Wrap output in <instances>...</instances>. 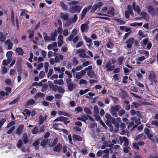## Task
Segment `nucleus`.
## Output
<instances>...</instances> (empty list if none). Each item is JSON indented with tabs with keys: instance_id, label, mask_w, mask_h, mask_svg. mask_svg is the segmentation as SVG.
<instances>
[{
	"instance_id": "f257e3e1",
	"label": "nucleus",
	"mask_w": 158,
	"mask_h": 158,
	"mask_svg": "<svg viewBox=\"0 0 158 158\" xmlns=\"http://www.w3.org/2000/svg\"><path fill=\"white\" fill-rule=\"evenodd\" d=\"M78 3V1H73L68 2L69 5L71 6L69 10V11L72 13L75 12L79 13L82 8L80 6L77 5Z\"/></svg>"
},
{
	"instance_id": "f03ea898",
	"label": "nucleus",
	"mask_w": 158,
	"mask_h": 158,
	"mask_svg": "<svg viewBox=\"0 0 158 158\" xmlns=\"http://www.w3.org/2000/svg\"><path fill=\"white\" fill-rule=\"evenodd\" d=\"M121 106L119 105H116L111 106L110 110V112L111 114L115 117L118 116L117 112L121 109Z\"/></svg>"
},
{
	"instance_id": "7ed1b4c3",
	"label": "nucleus",
	"mask_w": 158,
	"mask_h": 158,
	"mask_svg": "<svg viewBox=\"0 0 158 158\" xmlns=\"http://www.w3.org/2000/svg\"><path fill=\"white\" fill-rule=\"evenodd\" d=\"M156 75L154 72L153 71L150 72L148 79L152 82L156 83Z\"/></svg>"
},
{
	"instance_id": "20e7f679",
	"label": "nucleus",
	"mask_w": 158,
	"mask_h": 158,
	"mask_svg": "<svg viewBox=\"0 0 158 158\" xmlns=\"http://www.w3.org/2000/svg\"><path fill=\"white\" fill-rule=\"evenodd\" d=\"M134 42V39L133 38H130L126 40L125 43L127 44V47L128 48H131L132 44Z\"/></svg>"
},
{
	"instance_id": "39448f33",
	"label": "nucleus",
	"mask_w": 158,
	"mask_h": 158,
	"mask_svg": "<svg viewBox=\"0 0 158 158\" xmlns=\"http://www.w3.org/2000/svg\"><path fill=\"white\" fill-rule=\"evenodd\" d=\"M144 132L146 134L147 138L149 139H151L153 136V134L150 131L149 129L146 128L144 129Z\"/></svg>"
},
{
	"instance_id": "423d86ee",
	"label": "nucleus",
	"mask_w": 158,
	"mask_h": 158,
	"mask_svg": "<svg viewBox=\"0 0 158 158\" xmlns=\"http://www.w3.org/2000/svg\"><path fill=\"white\" fill-rule=\"evenodd\" d=\"M110 61H109L105 65V68L106 69V71H112L114 69L115 67L114 65H111Z\"/></svg>"
},
{
	"instance_id": "0eeeda50",
	"label": "nucleus",
	"mask_w": 158,
	"mask_h": 158,
	"mask_svg": "<svg viewBox=\"0 0 158 158\" xmlns=\"http://www.w3.org/2000/svg\"><path fill=\"white\" fill-rule=\"evenodd\" d=\"M89 26L86 23L82 24L81 26V30L82 32H87L89 29Z\"/></svg>"
},
{
	"instance_id": "6e6552de",
	"label": "nucleus",
	"mask_w": 158,
	"mask_h": 158,
	"mask_svg": "<svg viewBox=\"0 0 158 158\" xmlns=\"http://www.w3.org/2000/svg\"><path fill=\"white\" fill-rule=\"evenodd\" d=\"M147 10L148 12L152 16H154L156 15L155 10L152 6L150 5L148 7Z\"/></svg>"
},
{
	"instance_id": "1a4fd4ad",
	"label": "nucleus",
	"mask_w": 158,
	"mask_h": 158,
	"mask_svg": "<svg viewBox=\"0 0 158 158\" xmlns=\"http://www.w3.org/2000/svg\"><path fill=\"white\" fill-rule=\"evenodd\" d=\"M24 127L23 125H20L17 129L16 134L19 135H20L23 131Z\"/></svg>"
},
{
	"instance_id": "9d476101",
	"label": "nucleus",
	"mask_w": 158,
	"mask_h": 158,
	"mask_svg": "<svg viewBox=\"0 0 158 158\" xmlns=\"http://www.w3.org/2000/svg\"><path fill=\"white\" fill-rule=\"evenodd\" d=\"M58 44L59 47H61L63 43V37L62 35H59L58 37Z\"/></svg>"
},
{
	"instance_id": "9b49d317",
	"label": "nucleus",
	"mask_w": 158,
	"mask_h": 158,
	"mask_svg": "<svg viewBox=\"0 0 158 158\" xmlns=\"http://www.w3.org/2000/svg\"><path fill=\"white\" fill-rule=\"evenodd\" d=\"M62 145L60 143H58L56 146L53 148V150L57 152H60L62 148Z\"/></svg>"
},
{
	"instance_id": "f8f14e48",
	"label": "nucleus",
	"mask_w": 158,
	"mask_h": 158,
	"mask_svg": "<svg viewBox=\"0 0 158 158\" xmlns=\"http://www.w3.org/2000/svg\"><path fill=\"white\" fill-rule=\"evenodd\" d=\"M64 56L61 54H59L58 56H56L55 58V62L59 63L60 62V60L62 61L63 60Z\"/></svg>"
},
{
	"instance_id": "ddd939ff",
	"label": "nucleus",
	"mask_w": 158,
	"mask_h": 158,
	"mask_svg": "<svg viewBox=\"0 0 158 158\" xmlns=\"http://www.w3.org/2000/svg\"><path fill=\"white\" fill-rule=\"evenodd\" d=\"M105 118L107 119V121H111V122L112 121L113 123L115 121V118H112L111 115L108 113H106L105 115Z\"/></svg>"
},
{
	"instance_id": "4468645a",
	"label": "nucleus",
	"mask_w": 158,
	"mask_h": 158,
	"mask_svg": "<svg viewBox=\"0 0 158 158\" xmlns=\"http://www.w3.org/2000/svg\"><path fill=\"white\" fill-rule=\"evenodd\" d=\"M5 43L6 45L8 46V48L9 49H10L12 48L13 44L11 43L10 40H8L5 41Z\"/></svg>"
},
{
	"instance_id": "2eb2a0df",
	"label": "nucleus",
	"mask_w": 158,
	"mask_h": 158,
	"mask_svg": "<svg viewBox=\"0 0 158 158\" xmlns=\"http://www.w3.org/2000/svg\"><path fill=\"white\" fill-rule=\"evenodd\" d=\"M50 88L52 89V90L54 91H56L58 89V86L56 85H54L53 84H51L49 85Z\"/></svg>"
},
{
	"instance_id": "dca6fc26",
	"label": "nucleus",
	"mask_w": 158,
	"mask_h": 158,
	"mask_svg": "<svg viewBox=\"0 0 158 158\" xmlns=\"http://www.w3.org/2000/svg\"><path fill=\"white\" fill-rule=\"evenodd\" d=\"M47 116L45 115V117H44L42 115H40L39 117V123L40 124H42L44 121V120H45L46 118H47Z\"/></svg>"
},
{
	"instance_id": "f3484780",
	"label": "nucleus",
	"mask_w": 158,
	"mask_h": 158,
	"mask_svg": "<svg viewBox=\"0 0 158 158\" xmlns=\"http://www.w3.org/2000/svg\"><path fill=\"white\" fill-rule=\"evenodd\" d=\"M22 139L24 143H27L28 141V139L26 133H24L23 135Z\"/></svg>"
},
{
	"instance_id": "a211bd4d",
	"label": "nucleus",
	"mask_w": 158,
	"mask_h": 158,
	"mask_svg": "<svg viewBox=\"0 0 158 158\" xmlns=\"http://www.w3.org/2000/svg\"><path fill=\"white\" fill-rule=\"evenodd\" d=\"M87 74L89 77L91 78H93L96 77V76L94 72L92 70L89 71L87 72Z\"/></svg>"
},
{
	"instance_id": "6ab92c4d",
	"label": "nucleus",
	"mask_w": 158,
	"mask_h": 158,
	"mask_svg": "<svg viewBox=\"0 0 158 158\" xmlns=\"http://www.w3.org/2000/svg\"><path fill=\"white\" fill-rule=\"evenodd\" d=\"M54 82L55 84H59L60 85L64 84V82L62 79L55 80L54 81Z\"/></svg>"
},
{
	"instance_id": "aec40b11",
	"label": "nucleus",
	"mask_w": 158,
	"mask_h": 158,
	"mask_svg": "<svg viewBox=\"0 0 158 158\" xmlns=\"http://www.w3.org/2000/svg\"><path fill=\"white\" fill-rule=\"evenodd\" d=\"M131 121L135 122L136 124H139L141 123L140 119L139 118H137L135 117H134L133 118H131Z\"/></svg>"
},
{
	"instance_id": "412c9836",
	"label": "nucleus",
	"mask_w": 158,
	"mask_h": 158,
	"mask_svg": "<svg viewBox=\"0 0 158 158\" xmlns=\"http://www.w3.org/2000/svg\"><path fill=\"white\" fill-rule=\"evenodd\" d=\"M16 52L19 55H22L24 53V51L21 48H17L15 49Z\"/></svg>"
},
{
	"instance_id": "4be33fe9",
	"label": "nucleus",
	"mask_w": 158,
	"mask_h": 158,
	"mask_svg": "<svg viewBox=\"0 0 158 158\" xmlns=\"http://www.w3.org/2000/svg\"><path fill=\"white\" fill-rule=\"evenodd\" d=\"M73 140H77L78 141H81L82 140V138L79 135L74 134L73 135Z\"/></svg>"
},
{
	"instance_id": "5701e85b",
	"label": "nucleus",
	"mask_w": 158,
	"mask_h": 158,
	"mask_svg": "<svg viewBox=\"0 0 158 158\" xmlns=\"http://www.w3.org/2000/svg\"><path fill=\"white\" fill-rule=\"evenodd\" d=\"M35 102L34 99H31L28 100L26 102L25 105V106H27L31 105L35 103Z\"/></svg>"
},
{
	"instance_id": "b1692460",
	"label": "nucleus",
	"mask_w": 158,
	"mask_h": 158,
	"mask_svg": "<svg viewBox=\"0 0 158 158\" xmlns=\"http://www.w3.org/2000/svg\"><path fill=\"white\" fill-rule=\"evenodd\" d=\"M87 11V9L85 7L83 9L82 11L81 14V19H82L86 15Z\"/></svg>"
},
{
	"instance_id": "393cba45",
	"label": "nucleus",
	"mask_w": 158,
	"mask_h": 158,
	"mask_svg": "<svg viewBox=\"0 0 158 158\" xmlns=\"http://www.w3.org/2000/svg\"><path fill=\"white\" fill-rule=\"evenodd\" d=\"M69 15L67 14L61 13L60 14V17L62 19L65 20H67L68 19Z\"/></svg>"
},
{
	"instance_id": "a878e982",
	"label": "nucleus",
	"mask_w": 158,
	"mask_h": 158,
	"mask_svg": "<svg viewBox=\"0 0 158 158\" xmlns=\"http://www.w3.org/2000/svg\"><path fill=\"white\" fill-rule=\"evenodd\" d=\"M107 14L111 15H114V8L113 7L109 8L107 12Z\"/></svg>"
},
{
	"instance_id": "bb28decb",
	"label": "nucleus",
	"mask_w": 158,
	"mask_h": 158,
	"mask_svg": "<svg viewBox=\"0 0 158 158\" xmlns=\"http://www.w3.org/2000/svg\"><path fill=\"white\" fill-rule=\"evenodd\" d=\"M133 13L131 9H128V10H127L125 12V16L126 18H128L129 16V14L131 15Z\"/></svg>"
},
{
	"instance_id": "cd10ccee",
	"label": "nucleus",
	"mask_w": 158,
	"mask_h": 158,
	"mask_svg": "<svg viewBox=\"0 0 158 158\" xmlns=\"http://www.w3.org/2000/svg\"><path fill=\"white\" fill-rule=\"evenodd\" d=\"M132 7L133 9L134 10L136 11L138 13H139L140 12V9L139 7L138 6H135V4L133 3V4Z\"/></svg>"
},
{
	"instance_id": "c85d7f7f",
	"label": "nucleus",
	"mask_w": 158,
	"mask_h": 158,
	"mask_svg": "<svg viewBox=\"0 0 158 158\" xmlns=\"http://www.w3.org/2000/svg\"><path fill=\"white\" fill-rule=\"evenodd\" d=\"M99 113V110L98 106L95 105L94 107V115H98Z\"/></svg>"
},
{
	"instance_id": "c756f323",
	"label": "nucleus",
	"mask_w": 158,
	"mask_h": 158,
	"mask_svg": "<svg viewBox=\"0 0 158 158\" xmlns=\"http://www.w3.org/2000/svg\"><path fill=\"white\" fill-rule=\"evenodd\" d=\"M6 39V36L2 32H0V41L3 42Z\"/></svg>"
},
{
	"instance_id": "7c9ffc66",
	"label": "nucleus",
	"mask_w": 158,
	"mask_h": 158,
	"mask_svg": "<svg viewBox=\"0 0 158 158\" xmlns=\"http://www.w3.org/2000/svg\"><path fill=\"white\" fill-rule=\"evenodd\" d=\"M153 33L154 34L155 38L156 40L158 39V28L152 31Z\"/></svg>"
},
{
	"instance_id": "2f4dec72",
	"label": "nucleus",
	"mask_w": 158,
	"mask_h": 158,
	"mask_svg": "<svg viewBox=\"0 0 158 158\" xmlns=\"http://www.w3.org/2000/svg\"><path fill=\"white\" fill-rule=\"evenodd\" d=\"M123 140L124 142L123 145L125 146H127L129 145V140L127 139L126 137L123 136Z\"/></svg>"
},
{
	"instance_id": "473e14b6",
	"label": "nucleus",
	"mask_w": 158,
	"mask_h": 158,
	"mask_svg": "<svg viewBox=\"0 0 158 158\" xmlns=\"http://www.w3.org/2000/svg\"><path fill=\"white\" fill-rule=\"evenodd\" d=\"M126 113V111L123 109H121L118 111V114L119 116H122Z\"/></svg>"
},
{
	"instance_id": "72a5a7b5",
	"label": "nucleus",
	"mask_w": 158,
	"mask_h": 158,
	"mask_svg": "<svg viewBox=\"0 0 158 158\" xmlns=\"http://www.w3.org/2000/svg\"><path fill=\"white\" fill-rule=\"evenodd\" d=\"M68 90L69 91H71L73 90L74 87V84L73 83H70L68 85Z\"/></svg>"
},
{
	"instance_id": "f704fd0d",
	"label": "nucleus",
	"mask_w": 158,
	"mask_h": 158,
	"mask_svg": "<svg viewBox=\"0 0 158 158\" xmlns=\"http://www.w3.org/2000/svg\"><path fill=\"white\" fill-rule=\"evenodd\" d=\"M62 96L59 94H56L55 95V99L56 100H60L61 99Z\"/></svg>"
},
{
	"instance_id": "c9c22d12",
	"label": "nucleus",
	"mask_w": 158,
	"mask_h": 158,
	"mask_svg": "<svg viewBox=\"0 0 158 158\" xmlns=\"http://www.w3.org/2000/svg\"><path fill=\"white\" fill-rule=\"evenodd\" d=\"M60 5L64 10H66L68 9L67 6L63 2H60Z\"/></svg>"
},
{
	"instance_id": "e433bc0d",
	"label": "nucleus",
	"mask_w": 158,
	"mask_h": 158,
	"mask_svg": "<svg viewBox=\"0 0 158 158\" xmlns=\"http://www.w3.org/2000/svg\"><path fill=\"white\" fill-rule=\"evenodd\" d=\"M58 114H59L60 115H63L65 116H69V114L66 112L61 111H59L58 112Z\"/></svg>"
},
{
	"instance_id": "4c0bfd02",
	"label": "nucleus",
	"mask_w": 158,
	"mask_h": 158,
	"mask_svg": "<svg viewBox=\"0 0 158 158\" xmlns=\"http://www.w3.org/2000/svg\"><path fill=\"white\" fill-rule=\"evenodd\" d=\"M44 96L43 94L41 93H39L36 94L35 98L36 99L39 98V97H42Z\"/></svg>"
},
{
	"instance_id": "58836bf2",
	"label": "nucleus",
	"mask_w": 158,
	"mask_h": 158,
	"mask_svg": "<svg viewBox=\"0 0 158 158\" xmlns=\"http://www.w3.org/2000/svg\"><path fill=\"white\" fill-rule=\"evenodd\" d=\"M38 132V127L35 126L32 130V133L34 134H36Z\"/></svg>"
},
{
	"instance_id": "ea45409f",
	"label": "nucleus",
	"mask_w": 158,
	"mask_h": 158,
	"mask_svg": "<svg viewBox=\"0 0 158 158\" xmlns=\"http://www.w3.org/2000/svg\"><path fill=\"white\" fill-rule=\"evenodd\" d=\"M73 63L74 65H77L78 64V61L76 57H74L73 58L72 60Z\"/></svg>"
},
{
	"instance_id": "a19ab883",
	"label": "nucleus",
	"mask_w": 158,
	"mask_h": 158,
	"mask_svg": "<svg viewBox=\"0 0 158 158\" xmlns=\"http://www.w3.org/2000/svg\"><path fill=\"white\" fill-rule=\"evenodd\" d=\"M89 90L90 89H85L84 90H81L79 94L81 95L86 93L89 91Z\"/></svg>"
},
{
	"instance_id": "79ce46f5",
	"label": "nucleus",
	"mask_w": 158,
	"mask_h": 158,
	"mask_svg": "<svg viewBox=\"0 0 158 158\" xmlns=\"http://www.w3.org/2000/svg\"><path fill=\"white\" fill-rule=\"evenodd\" d=\"M69 32L67 29H64L63 31V34L64 36H66L69 34Z\"/></svg>"
},
{
	"instance_id": "37998d69",
	"label": "nucleus",
	"mask_w": 158,
	"mask_h": 158,
	"mask_svg": "<svg viewBox=\"0 0 158 158\" xmlns=\"http://www.w3.org/2000/svg\"><path fill=\"white\" fill-rule=\"evenodd\" d=\"M6 93L5 95H7L9 94L10 93L11 91V89L9 87H7L5 89Z\"/></svg>"
},
{
	"instance_id": "c03bdc74",
	"label": "nucleus",
	"mask_w": 158,
	"mask_h": 158,
	"mask_svg": "<svg viewBox=\"0 0 158 158\" xmlns=\"http://www.w3.org/2000/svg\"><path fill=\"white\" fill-rule=\"evenodd\" d=\"M130 149V148L127 146H126L123 148V151L125 153H127Z\"/></svg>"
},
{
	"instance_id": "a18cd8bd",
	"label": "nucleus",
	"mask_w": 158,
	"mask_h": 158,
	"mask_svg": "<svg viewBox=\"0 0 158 158\" xmlns=\"http://www.w3.org/2000/svg\"><path fill=\"white\" fill-rule=\"evenodd\" d=\"M124 59V57L123 56H121L118 59V64L119 65H121L123 60Z\"/></svg>"
},
{
	"instance_id": "49530a36",
	"label": "nucleus",
	"mask_w": 158,
	"mask_h": 158,
	"mask_svg": "<svg viewBox=\"0 0 158 158\" xmlns=\"http://www.w3.org/2000/svg\"><path fill=\"white\" fill-rule=\"evenodd\" d=\"M7 71V69L5 67H2L1 69V72L2 74H5Z\"/></svg>"
},
{
	"instance_id": "de8ad7c7",
	"label": "nucleus",
	"mask_w": 158,
	"mask_h": 158,
	"mask_svg": "<svg viewBox=\"0 0 158 158\" xmlns=\"http://www.w3.org/2000/svg\"><path fill=\"white\" fill-rule=\"evenodd\" d=\"M139 144L138 143H134L132 144V146L134 148L136 149H139Z\"/></svg>"
},
{
	"instance_id": "09e8293b",
	"label": "nucleus",
	"mask_w": 158,
	"mask_h": 158,
	"mask_svg": "<svg viewBox=\"0 0 158 158\" xmlns=\"http://www.w3.org/2000/svg\"><path fill=\"white\" fill-rule=\"evenodd\" d=\"M54 96H46V99L48 101H51L53 100L54 99Z\"/></svg>"
},
{
	"instance_id": "8fccbe9b",
	"label": "nucleus",
	"mask_w": 158,
	"mask_h": 158,
	"mask_svg": "<svg viewBox=\"0 0 158 158\" xmlns=\"http://www.w3.org/2000/svg\"><path fill=\"white\" fill-rule=\"evenodd\" d=\"M15 124V122H12L9 123L7 125L6 128H8L11 127L12 126L14 125Z\"/></svg>"
},
{
	"instance_id": "3c124183",
	"label": "nucleus",
	"mask_w": 158,
	"mask_h": 158,
	"mask_svg": "<svg viewBox=\"0 0 158 158\" xmlns=\"http://www.w3.org/2000/svg\"><path fill=\"white\" fill-rule=\"evenodd\" d=\"M65 73L68 76L69 78H71L73 76L71 73L69 71L66 70L65 72Z\"/></svg>"
},
{
	"instance_id": "603ef678",
	"label": "nucleus",
	"mask_w": 158,
	"mask_h": 158,
	"mask_svg": "<svg viewBox=\"0 0 158 158\" xmlns=\"http://www.w3.org/2000/svg\"><path fill=\"white\" fill-rule=\"evenodd\" d=\"M84 111L87 114H91V112L88 108L85 107L84 109Z\"/></svg>"
},
{
	"instance_id": "864d4df0",
	"label": "nucleus",
	"mask_w": 158,
	"mask_h": 158,
	"mask_svg": "<svg viewBox=\"0 0 158 158\" xmlns=\"http://www.w3.org/2000/svg\"><path fill=\"white\" fill-rule=\"evenodd\" d=\"M29 32V38H31L34 35V32L32 30H29L28 31Z\"/></svg>"
},
{
	"instance_id": "5fc2aeb1",
	"label": "nucleus",
	"mask_w": 158,
	"mask_h": 158,
	"mask_svg": "<svg viewBox=\"0 0 158 158\" xmlns=\"http://www.w3.org/2000/svg\"><path fill=\"white\" fill-rule=\"evenodd\" d=\"M49 66V64L48 63L46 62L44 64V69L45 71L46 72H47L48 71V67Z\"/></svg>"
},
{
	"instance_id": "6e6d98bb",
	"label": "nucleus",
	"mask_w": 158,
	"mask_h": 158,
	"mask_svg": "<svg viewBox=\"0 0 158 158\" xmlns=\"http://www.w3.org/2000/svg\"><path fill=\"white\" fill-rule=\"evenodd\" d=\"M113 46V44L110 41L106 44V46L108 48H112Z\"/></svg>"
},
{
	"instance_id": "4d7b16f0",
	"label": "nucleus",
	"mask_w": 158,
	"mask_h": 158,
	"mask_svg": "<svg viewBox=\"0 0 158 158\" xmlns=\"http://www.w3.org/2000/svg\"><path fill=\"white\" fill-rule=\"evenodd\" d=\"M75 77L77 79H80L82 77L80 73L79 72H77L76 75Z\"/></svg>"
},
{
	"instance_id": "13d9d810",
	"label": "nucleus",
	"mask_w": 158,
	"mask_h": 158,
	"mask_svg": "<svg viewBox=\"0 0 158 158\" xmlns=\"http://www.w3.org/2000/svg\"><path fill=\"white\" fill-rule=\"evenodd\" d=\"M108 143L106 141H105L103 143V144L101 146V148L102 149H105L107 146Z\"/></svg>"
},
{
	"instance_id": "bf43d9fd",
	"label": "nucleus",
	"mask_w": 158,
	"mask_h": 158,
	"mask_svg": "<svg viewBox=\"0 0 158 158\" xmlns=\"http://www.w3.org/2000/svg\"><path fill=\"white\" fill-rule=\"evenodd\" d=\"M135 84L138 86H139L140 88H143L144 87V85L142 83L136 81L135 82Z\"/></svg>"
},
{
	"instance_id": "052dcab7",
	"label": "nucleus",
	"mask_w": 158,
	"mask_h": 158,
	"mask_svg": "<svg viewBox=\"0 0 158 158\" xmlns=\"http://www.w3.org/2000/svg\"><path fill=\"white\" fill-rule=\"evenodd\" d=\"M84 37L87 43H90L92 42V40L90 38L87 37L86 36H84Z\"/></svg>"
},
{
	"instance_id": "680f3d73",
	"label": "nucleus",
	"mask_w": 158,
	"mask_h": 158,
	"mask_svg": "<svg viewBox=\"0 0 158 158\" xmlns=\"http://www.w3.org/2000/svg\"><path fill=\"white\" fill-rule=\"evenodd\" d=\"M141 15L143 17L145 18L146 19L148 16L147 14L145 11H142L141 13Z\"/></svg>"
},
{
	"instance_id": "e2e57ef3",
	"label": "nucleus",
	"mask_w": 158,
	"mask_h": 158,
	"mask_svg": "<svg viewBox=\"0 0 158 158\" xmlns=\"http://www.w3.org/2000/svg\"><path fill=\"white\" fill-rule=\"evenodd\" d=\"M15 128V126H12V127L7 132V133L8 134H10L14 131Z\"/></svg>"
},
{
	"instance_id": "0e129e2a",
	"label": "nucleus",
	"mask_w": 158,
	"mask_h": 158,
	"mask_svg": "<svg viewBox=\"0 0 158 158\" xmlns=\"http://www.w3.org/2000/svg\"><path fill=\"white\" fill-rule=\"evenodd\" d=\"M145 57L144 56H140L136 59V60H139V61H142L145 59Z\"/></svg>"
},
{
	"instance_id": "69168bd1",
	"label": "nucleus",
	"mask_w": 158,
	"mask_h": 158,
	"mask_svg": "<svg viewBox=\"0 0 158 158\" xmlns=\"http://www.w3.org/2000/svg\"><path fill=\"white\" fill-rule=\"evenodd\" d=\"M151 123L152 125H154L156 126L157 127H158V121H157L156 120L153 121L151 122Z\"/></svg>"
},
{
	"instance_id": "338daca9",
	"label": "nucleus",
	"mask_w": 158,
	"mask_h": 158,
	"mask_svg": "<svg viewBox=\"0 0 158 158\" xmlns=\"http://www.w3.org/2000/svg\"><path fill=\"white\" fill-rule=\"evenodd\" d=\"M13 52L11 51H9L7 52L6 56L7 57L10 58L12 55Z\"/></svg>"
},
{
	"instance_id": "774afa93",
	"label": "nucleus",
	"mask_w": 158,
	"mask_h": 158,
	"mask_svg": "<svg viewBox=\"0 0 158 158\" xmlns=\"http://www.w3.org/2000/svg\"><path fill=\"white\" fill-rule=\"evenodd\" d=\"M48 142L47 140H44L41 142L40 145L42 146L45 145Z\"/></svg>"
}]
</instances>
